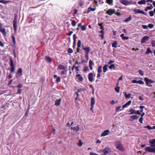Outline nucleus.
Wrapping results in <instances>:
<instances>
[{
    "label": "nucleus",
    "instance_id": "f257e3e1",
    "mask_svg": "<svg viewBox=\"0 0 155 155\" xmlns=\"http://www.w3.org/2000/svg\"><path fill=\"white\" fill-rule=\"evenodd\" d=\"M115 146L116 148L121 151H123L124 149L121 142L118 141H116L115 143Z\"/></svg>",
    "mask_w": 155,
    "mask_h": 155
},
{
    "label": "nucleus",
    "instance_id": "f03ea898",
    "mask_svg": "<svg viewBox=\"0 0 155 155\" xmlns=\"http://www.w3.org/2000/svg\"><path fill=\"white\" fill-rule=\"evenodd\" d=\"M13 26L15 31H16L17 29V15L14 14V18L13 21Z\"/></svg>",
    "mask_w": 155,
    "mask_h": 155
},
{
    "label": "nucleus",
    "instance_id": "7ed1b4c3",
    "mask_svg": "<svg viewBox=\"0 0 155 155\" xmlns=\"http://www.w3.org/2000/svg\"><path fill=\"white\" fill-rule=\"evenodd\" d=\"M145 150L146 152L155 153V147L152 148L150 147H147L145 148Z\"/></svg>",
    "mask_w": 155,
    "mask_h": 155
},
{
    "label": "nucleus",
    "instance_id": "20e7f679",
    "mask_svg": "<svg viewBox=\"0 0 155 155\" xmlns=\"http://www.w3.org/2000/svg\"><path fill=\"white\" fill-rule=\"evenodd\" d=\"M76 80L78 82H82L84 80V78L81 74H78L76 75Z\"/></svg>",
    "mask_w": 155,
    "mask_h": 155
},
{
    "label": "nucleus",
    "instance_id": "39448f33",
    "mask_svg": "<svg viewBox=\"0 0 155 155\" xmlns=\"http://www.w3.org/2000/svg\"><path fill=\"white\" fill-rule=\"evenodd\" d=\"M10 65L11 67L10 72L11 73L14 72L15 71V68L13 63L12 59L11 58L10 59Z\"/></svg>",
    "mask_w": 155,
    "mask_h": 155
},
{
    "label": "nucleus",
    "instance_id": "423d86ee",
    "mask_svg": "<svg viewBox=\"0 0 155 155\" xmlns=\"http://www.w3.org/2000/svg\"><path fill=\"white\" fill-rule=\"evenodd\" d=\"M82 49L85 51V54H89L90 51V48L89 47L86 46L84 47L83 44L82 45Z\"/></svg>",
    "mask_w": 155,
    "mask_h": 155
},
{
    "label": "nucleus",
    "instance_id": "0eeeda50",
    "mask_svg": "<svg viewBox=\"0 0 155 155\" xmlns=\"http://www.w3.org/2000/svg\"><path fill=\"white\" fill-rule=\"evenodd\" d=\"M120 2L125 5H128L132 4V2L127 0H120Z\"/></svg>",
    "mask_w": 155,
    "mask_h": 155
},
{
    "label": "nucleus",
    "instance_id": "6e6552de",
    "mask_svg": "<svg viewBox=\"0 0 155 155\" xmlns=\"http://www.w3.org/2000/svg\"><path fill=\"white\" fill-rule=\"evenodd\" d=\"M110 151H111L110 149L108 147H106L102 151L103 153L102 155H107Z\"/></svg>",
    "mask_w": 155,
    "mask_h": 155
},
{
    "label": "nucleus",
    "instance_id": "1a4fd4ad",
    "mask_svg": "<svg viewBox=\"0 0 155 155\" xmlns=\"http://www.w3.org/2000/svg\"><path fill=\"white\" fill-rule=\"evenodd\" d=\"M2 28V25H0V28ZM0 31L1 32L3 36L4 37H6V36L7 32L6 31L5 29L4 28H0Z\"/></svg>",
    "mask_w": 155,
    "mask_h": 155
},
{
    "label": "nucleus",
    "instance_id": "9d476101",
    "mask_svg": "<svg viewBox=\"0 0 155 155\" xmlns=\"http://www.w3.org/2000/svg\"><path fill=\"white\" fill-rule=\"evenodd\" d=\"M115 13V10L114 9H110L106 12V13L110 15H111L112 14Z\"/></svg>",
    "mask_w": 155,
    "mask_h": 155
},
{
    "label": "nucleus",
    "instance_id": "9b49d317",
    "mask_svg": "<svg viewBox=\"0 0 155 155\" xmlns=\"http://www.w3.org/2000/svg\"><path fill=\"white\" fill-rule=\"evenodd\" d=\"M88 79L89 81L90 82H92L94 81L93 78V74L91 72L88 74Z\"/></svg>",
    "mask_w": 155,
    "mask_h": 155
},
{
    "label": "nucleus",
    "instance_id": "f8f14e48",
    "mask_svg": "<svg viewBox=\"0 0 155 155\" xmlns=\"http://www.w3.org/2000/svg\"><path fill=\"white\" fill-rule=\"evenodd\" d=\"M134 11L137 13L145 15H147V14L144 12L143 11L139 9H135L134 10Z\"/></svg>",
    "mask_w": 155,
    "mask_h": 155
},
{
    "label": "nucleus",
    "instance_id": "ddd939ff",
    "mask_svg": "<svg viewBox=\"0 0 155 155\" xmlns=\"http://www.w3.org/2000/svg\"><path fill=\"white\" fill-rule=\"evenodd\" d=\"M149 37L147 36H144L142 39L141 41V43H145L146 41L149 39Z\"/></svg>",
    "mask_w": 155,
    "mask_h": 155
},
{
    "label": "nucleus",
    "instance_id": "4468645a",
    "mask_svg": "<svg viewBox=\"0 0 155 155\" xmlns=\"http://www.w3.org/2000/svg\"><path fill=\"white\" fill-rule=\"evenodd\" d=\"M150 143V147H155V139H153L151 140L149 142Z\"/></svg>",
    "mask_w": 155,
    "mask_h": 155
},
{
    "label": "nucleus",
    "instance_id": "2eb2a0df",
    "mask_svg": "<svg viewBox=\"0 0 155 155\" xmlns=\"http://www.w3.org/2000/svg\"><path fill=\"white\" fill-rule=\"evenodd\" d=\"M110 133V131L109 130H106L101 134V137L106 136L108 135V133Z\"/></svg>",
    "mask_w": 155,
    "mask_h": 155
},
{
    "label": "nucleus",
    "instance_id": "dca6fc26",
    "mask_svg": "<svg viewBox=\"0 0 155 155\" xmlns=\"http://www.w3.org/2000/svg\"><path fill=\"white\" fill-rule=\"evenodd\" d=\"M54 78H56L57 79L56 80V83L58 84L61 81V79L59 77H57L56 75H54L53 76Z\"/></svg>",
    "mask_w": 155,
    "mask_h": 155
},
{
    "label": "nucleus",
    "instance_id": "f3484780",
    "mask_svg": "<svg viewBox=\"0 0 155 155\" xmlns=\"http://www.w3.org/2000/svg\"><path fill=\"white\" fill-rule=\"evenodd\" d=\"M22 69L21 68H20L17 71L16 74L17 75H18L19 76H20L22 74Z\"/></svg>",
    "mask_w": 155,
    "mask_h": 155
},
{
    "label": "nucleus",
    "instance_id": "a211bd4d",
    "mask_svg": "<svg viewBox=\"0 0 155 155\" xmlns=\"http://www.w3.org/2000/svg\"><path fill=\"white\" fill-rule=\"evenodd\" d=\"M94 65V63H93L92 61L90 60L89 62V66L91 70L93 69L92 66Z\"/></svg>",
    "mask_w": 155,
    "mask_h": 155
},
{
    "label": "nucleus",
    "instance_id": "6ab92c4d",
    "mask_svg": "<svg viewBox=\"0 0 155 155\" xmlns=\"http://www.w3.org/2000/svg\"><path fill=\"white\" fill-rule=\"evenodd\" d=\"M144 80L146 82H147L151 84L153 83L154 82L153 81L149 79L147 77L144 78Z\"/></svg>",
    "mask_w": 155,
    "mask_h": 155
},
{
    "label": "nucleus",
    "instance_id": "aec40b11",
    "mask_svg": "<svg viewBox=\"0 0 155 155\" xmlns=\"http://www.w3.org/2000/svg\"><path fill=\"white\" fill-rule=\"evenodd\" d=\"M131 102L132 101L130 100L128 101L127 103H126L125 104L122 106V109H123L124 108L127 107V106L130 105L131 104Z\"/></svg>",
    "mask_w": 155,
    "mask_h": 155
},
{
    "label": "nucleus",
    "instance_id": "412c9836",
    "mask_svg": "<svg viewBox=\"0 0 155 155\" xmlns=\"http://www.w3.org/2000/svg\"><path fill=\"white\" fill-rule=\"evenodd\" d=\"M76 35L75 34H74L73 35V48H74L76 44Z\"/></svg>",
    "mask_w": 155,
    "mask_h": 155
},
{
    "label": "nucleus",
    "instance_id": "4be33fe9",
    "mask_svg": "<svg viewBox=\"0 0 155 155\" xmlns=\"http://www.w3.org/2000/svg\"><path fill=\"white\" fill-rule=\"evenodd\" d=\"M58 68L59 69L62 70H65L67 69L65 66L61 64L58 65Z\"/></svg>",
    "mask_w": 155,
    "mask_h": 155
},
{
    "label": "nucleus",
    "instance_id": "5701e85b",
    "mask_svg": "<svg viewBox=\"0 0 155 155\" xmlns=\"http://www.w3.org/2000/svg\"><path fill=\"white\" fill-rule=\"evenodd\" d=\"M61 101V99L56 100L55 102V105L57 106H59Z\"/></svg>",
    "mask_w": 155,
    "mask_h": 155
},
{
    "label": "nucleus",
    "instance_id": "b1692460",
    "mask_svg": "<svg viewBox=\"0 0 155 155\" xmlns=\"http://www.w3.org/2000/svg\"><path fill=\"white\" fill-rule=\"evenodd\" d=\"M138 117L136 115H133L130 116V121H133L137 119L138 118Z\"/></svg>",
    "mask_w": 155,
    "mask_h": 155
},
{
    "label": "nucleus",
    "instance_id": "393cba45",
    "mask_svg": "<svg viewBox=\"0 0 155 155\" xmlns=\"http://www.w3.org/2000/svg\"><path fill=\"white\" fill-rule=\"evenodd\" d=\"M79 127L78 126H77L76 127H71V129L73 130L74 131H78L79 130Z\"/></svg>",
    "mask_w": 155,
    "mask_h": 155
},
{
    "label": "nucleus",
    "instance_id": "a878e982",
    "mask_svg": "<svg viewBox=\"0 0 155 155\" xmlns=\"http://www.w3.org/2000/svg\"><path fill=\"white\" fill-rule=\"evenodd\" d=\"M123 93L124 94V96L126 98H130L131 95V94L130 93L127 94V93L125 92H124Z\"/></svg>",
    "mask_w": 155,
    "mask_h": 155
},
{
    "label": "nucleus",
    "instance_id": "bb28decb",
    "mask_svg": "<svg viewBox=\"0 0 155 155\" xmlns=\"http://www.w3.org/2000/svg\"><path fill=\"white\" fill-rule=\"evenodd\" d=\"M146 3V1L145 0H141L138 2V4L139 5L145 4Z\"/></svg>",
    "mask_w": 155,
    "mask_h": 155
},
{
    "label": "nucleus",
    "instance_id": "cd10ccee",
    "mask_svg": "<svg viewBox=\"0 0 155 155\" xmlns=\"http://www.w3.org/2000/svg\"><path fill=\"white\" fill-rule=\"evenodd\" d=\"M136 111L135 110L131 109L129 111V112H130V113L129 114L131 115L134 114H136Z\"/></svg>",
    "mask_w": 155,
    "mask_h": 155
},
{
    "label": "nucleus",
    "instance_id": "c85d7f7f",
    "mask_svg": "<svg viewBox=\"0 0 155 155\" xmlns=\"http://www.w3.org/2000/svg\"><path fill=\"white\" fill-rule=\"evenodd\" d=\"M120 37L122 38L123 40H127L129 39V37H125L124 34H122L120 35Z\"/></svg>",
    "mask_w": 155,
    "mask_h": 155
},
{
    "label": "nucleus",
    "instance_id": "c756f323",
    "mask_svg": "<svg viewBox=\"0 0 155 155\" xmlns=\"http://www.w3.org/2000/svg\"><path fill=\"white\" fill-rule=\"evenodd\" d=\"M45 59L49 63L51 62L52 59L50 57L48 56H46L45 57Z\"/></svg>",
    "mask_w": 155,
    "mask_h": 155
},
{
    "label": "nucleus",
    "instance_id": "7c9ffc66",
    "mask_svg": "<svg viewBox=\"0 0 155 155\" xmlns=\"http://www.w3.org/2000/svg\"><path fill=\"white\" fill-rule=\"evenodd\" d=\"M95 103V100L94 97H91V106H93L94 105Z\"/></svg>",
    "mask_w": 155,
    "mask_h": 155
},
{
    "label": "nucleus",
    "instance_id": "2f4dec72",
    "mask_svg": "<svg viewBox=\"0 0 155 155\" xmlns=\"http://www.w3.org/2000/svg\"><path fill=\"white\" fill-rule=\"evenodd\" d=\"M132 19V17L131 15L129 17L127 18L126 19L124 20V21L126 22H128L130 21Z\"/></svg>",
    "mask_w": 155,
    "mask_h": 155
},
{
    "label": "nucleus",
    "instance_id": "473e14b6",
    "mask_svg": "<svg viewBox=\"0 0 155 155\" xmlns=\"http://www.w3.org/2000/svg\"><path fill=\"white\" fill-rule=\"evenodd\" d=\"M113 0H106V2L110 5H113Z\"/></svg>",
    "mask_w": 155,
    "mask_h": 155
},
{
    "label": "nucleus",
    "instance_id": "72a5a7b5",
    "mask_svg": "<svg viewBox=\"0 0 155 155\" xmlns=\"http://www.w3.org/2000/svg\"><path fill=\"white\" fill-rule=\"evenodd\" d=\"M11 1H4V0H0V3H4L5 4H6L9 2H11Z\"/></svg>",
    "mask_w": 155,
    "mask_h": 155
},
{
    "label": "nucleus",
    "instance_id": "f704fd0d",
    "mask_svg": "<svg viewBox=\"0 0 155 155\" xmlns=\"http://www.w3.org/2000/svg\"><path fill=\"white\" fill-rule=\"evenodd\" d=\"M117 42L116 41H115L113 43H112V47L115 48L117 47Z\"/></svg>",
    "mask_w": 155,
    "mask_h": 155
},
{
    "label": "nucleus",
    "instance_id": "c9c22d12",
    "mask_svg": "<svg viewBox=\"0 0 155 155\" xmlns=\"http://www.w3.org/2000/svg\"><path fill=\"white\" fill-rule=\"evenodd\" d=\"M152 51L150 48H148L147 50V51L146 52V54H149L150 53H152Z\"/></svg>",
    "mask_w": 155,
    "mask_h": 155
},
{
    "label": "nucleus",
    "instance_id": "e433bc0d",
    "mask_svg": "<svg viewBox=\"0 0 155 155\" xmlns=\"http://www.w3.org/2000/svg\"><path fill=\"white\" fill-rule=\"evenodd\" d=\"M108 68L110 69H113L114 70L116 69L115 66V64H112L110 66H108Z\"/></svg>",
    "mask_w": 155,
    "mask_h": 155
},
{
    "label": "nucleus",
    "instance_id": "4c0bfd02",
    "mask_svg": "<svg viewBox=\"0 0 155 155\" xmlns=\"http://www.w3.org/2000/svg\"><path fill=\"white\" fill-rule=\"evenodd\" d=\"M102 67L101 66H100L98 67L97 69V73H101L102 71Z\"/></svg>",
    "mask_w": 155,
    "mask_h": 155
},
{
    "label": "nucleus",
    "instance_id": "58836bf2",
    "mask_svg": "<svg viewBox=\"0 0 155 155\" xmlns=\"http://www.w3.org/2000/svg\"><path fill=\"white\" fill-rule=\"evenodd\" d=\"M107 64H105L103 67V71L105 73L107 71Z\"/></svg>",
    "mask_w": 155,
    "mask_h": 155
},
{
    "label": "nucleus",
    "instance_id": "ea45409f",
    "mask_svg": "<svg viewBox=\"0 0 155 155\" xmlns=\"http://www.w3.org/2000/svg\"><path fill=\"white\" fill-rule=\"evenodd\" d=\"M83 71L84 72H86L87 71H89V69L88 67L87 66H84Z\"/></svg>",
    "mask_w": 155,
    "mask_h": 155
},
{
    "label": "nucleus",
    "instance_id": "a19ab883",
    "mask_svg": "<svg viewBox=\"0 0 155 155\" xmlns=\"http://www.w3.org/2000/svg\"><path fill=\"white\" fill-rule=\"evenodd\" d=\"M11 37L12 39V40L14 43V46H15V44H16V41H15V38L14 35H12L11 36Z\"/></svg>",
    "mask_w": 155,
    "mask_h": 155
},
{
    "label": "nucleus",
    "instance_id": "79ce46f5",
    "mask_svg": "<svg viewBox=\"0 0 155 155\" xmlns=\"http://www.w3.org/2000/svg\"><path fill=\"white\" fill-rule=\"evenodd\" d=\"M144 128H147L149 130L153 129L152 127L150 126V125H148L147 126H145L144 127Z\"/></svg>",
    "mask_w": 155,
    "mask_h": 155
},
{
    "label": "nucleus",
    "instance_id": "37998d69",
    "mask_svg": "<svg viewBox=\"0 0 155 155\" xmlns=\"http://www.w3.org/2000/svg\"><path fill=\"white\" fill-rule=\"evenodd\" d=\"M120 87H115L114 89L116 92H117V93H119L120 92Z\"/></svg>",
    "mask_w": 155,
    "mask_h": 155
},
{
    "label": "nucleus",
    "instance_id": "c03bdc74",
    "mask_svg": "<svg viewBox=\"0 0 155 155\" xmlns=\"http://www.w3.org/2000/svg\"><path fill=\"white\" fill-rule=\"evenodd\" d=\"M76 22L75 20H73L72 21L71 25L73 26H75L76 25Z\"/></svg>",
    "mask_w": 155,
    "mask_h": 155
},
{
    "label": "nucleus",
    "instance_id": "a18cd8bd",
    "mask_svg": "<svg viewBox=\"0 0 155 155\" xmlns=\"http://www.w3.org/2000/svg\"><path fill=\"white\" fill-rule=\"evenodd\" d=\"M81 40H78L77 43V46L78 48H80L81 47Z\"/></svg>",
    "mask_w": 155,
    "mask_h": 155
},
{
    "label": "nucleus",
    "instance_id": "49530a36",
    "mask_svg": "<svg viewBox=\"0 0 155 155\" xmlns=\"http://www.w3.org/2000/svg\"><path fill=\"white\" fill-rule=\"evenodd\" d=\"M68 52L69 53H73V51L72 50V49L71 48H68Z\"/></svg>",
    "mask_w": 155,
    "mask_h": 155
},
{
    "label": "nucleus",
    "instance_id": "de8ad7c7",
    "mask_svg": "<svg viewBox=\"0 0 155 155\" xmlns=\"http://www.w3.org/2000/svg\"><path fill=\"white\" fill-rule=\"evenodd\" d=\"M147 9L148 10H151L153 8V7L152 4H150V6H148L147 7Z\"/></svg>",
    "mask_w": 155,
    "mask_h": 155
},
{
    "label": "nucleus",
    "instance_id": "09e8293b",
    "mask_svg": "<svg viewBox=\"0 0 155 155\" xmlns=\"http://www.w3.org/2000/svg\"><path fill=\"white\" fill-rule=\"evenodd\" d=\"M64 70L63 71H62L61 72V75L65 74L66 73L67 69H66L65 70Z\"/></svg>",
    "mask_w": 155,
    "mask_h": 155
},
{
    "label": "nucleus",
    "instance_id": "8fccbe9b",
    "mask_svg": "<svg viewBox=\"0 0 155 155\" xmlns=\"http://www.w3.org/2000/svg\"><path fill=\"white\" fill-rule=\"evenodd\" d=\"M149 14L151 17H152L154 15V12L153 11H151L149 12Z\"/></svg>",
    "mask_w": 155,
    "mask_h": 155
},
{
    "label": "nucleus",
    "instance_id": "3c124183",
    "mask_svg": "<svg viewBox=\"0 0 155 155\" xmlns=\"http://www.w3.org/2000/svg\"><path fill=\"white\" fill-rule=\"evenodd\" d=\"M78 145L79 146H81L83 145V143L82 142L81 140H79V141L78 143Z\"/></svg>",
    "mask_w": 155,
    "mask_h": 155
},
{
    "label": "nucleus",
    "instance_id": "603ef678",
    "mask_svg": "<svg viewBox=\"0 0 155 155\" xmlns=\"http://www.w3.org/2000/svg\"><path fill=\"white\" fill-rule=\"evenodd\" d=\"M81 30L83 31H85L86 29V27L84 25H82V26H81Z\"/></svg>",
    "mask_w": 155,
    "mask_h": 155
},
{
    "label": "nucleus",
    "instance_id": "864d4df0",
    "mask_svg": "<svg viewBox=\"0 0 155 155\" xmlns=\"http://www.w3.org/2000/svg\"><path fill=\"white\" fill-rule=\"evenodd\" d=\"M137 83L140 84H144V82L141 80H139L137 81Z\"/></svg>",
    "mask_w": 155,
    "mask_h": 155
},
{
    "label": "nucleus",
    "instance_id": "5fc2aeb1",
    "mask_svg": "<svg viewBox=\"0 0 155 155\" xmlns=\"http://www.w3.org/2000/svg\"><path fill=\"white\" fill-rule=\"evenodd\" d=\"M148 27L149 28H152L153 27V25L152 24H149L148 25Z\"/></svg>",
    "mask_w": 155,
    "mask_h": 155
},
{
    "label": "nucleus",
    "instance_id": "6e6d98bb",
    "mask_svg": "<svg viewBox=\"0 0 155 155\" xmlns=\"http://www.w3.org/2000/svg\"><path fill=\"white\" fill-rule=\"evenodd\" d=\"M74 12L73 14V16H75V15L77 13L78 11L77 9H74Z\"/></svg>",
    "mask_w": 155,
    "mask_h": 155
},
{
    "label": "nucleus",
    "instance_id": "4d7b16f0",
    "mask_svg": "<svg viewBox=\"0 0 155 155\" xmlns=\"http://www.w3.org/2000/svg\"><path fill=\"white\" fill-rule=\"evenodd\" d=\"M144 107L145 106H141L140 107V108L141 109V110H140V112H143V109Z\"/></svg>",
    "mask_w": 155,
    "mask_h": 155
},
{
    "label": "nucleus",
    "instance_id": "13d9d810",
    "mask_svg": "<svg viewBox=\"0 0 155 155\" xmlns=\"http://www.w3.org/2000/svg\"><path fill=\"white\" fill-rule=\"evenodd\" d=\"M79 66H77L75 68V70H76V73H78V71H79V70L78 68Z\"/></svg>",
    "mask_w": 155,
    "mask_h": 155
},
{
    "label": "nucleus",
    "instance_id": "bf43d9fd",
    "mask_svg": "<svg viewBox=\"0 0 155 155\" xmlns=\"http://www.w3.org/2000/svg\"><path fill=\"white\" fill-rule=\"evenodd\" d=\"M139 74L141 75H143V72L141 70H139Z\"/></svg>",
    "mask_w": 155,
    "mask_h": 155
},
{
    "label": "nucleus",
    "instance_id": "052dcab7",
    "mask_svg": "<svg viewBox=\"0 0 155 155\" xmlns=\"http://www.w3.org/2000/svg\"><path fill=\"white\" fill-rule=\"evenodd\" d=\"M88 10L90 9V10H91V11H94L96 10V8H92L91 7H90L88 8Z\"/></svg>",
    "mask_w": 155,
    "mask_h": 155
},
{
    "label": "nucleus",
    "instance_id": "680f3d73",
    "mask_svg": "<svg viewBox=\"0 0 155 155\" xmlns=\"http://www.w3.org/2000/svg\"><path fill=\"white\" fill-rule=\"evenodd\" d=\"M143 118L141 117L139 119V122L141 123H143Z\"/></svg>",
    "mask_w": 155,
    "mask_h": 155
},
{
    "label": "nucleus",
    "instance_id": "e2e57ef3",
    "mask_svg": "<svg viewBox=\"0 0 155 155\" xmlns=\"http://www.w3.org/2000/svg\"><path fill=\"white\" fill-rule=\"evenodd\" d=\"M151 44L153 47L155 46V40H153L151 41Z\"/></svg>",
    "mask_w": 155,
    "mask_h": 155
},
{
    "label": "nucleus",
    "instance_id": "0e129e2a",
    "mask_svg": "<svg viewBox=\"0 0 155 155\" xmlns=\"http://www.w3.org/2000/svg\"><path fill=\"white\" fill-rule=\"evenodd\" d=\"M121 107L120 106H118L116 107V111L117 112L119 110L120 108Z\"/></svg>",
    "mask_w": 155,
    "mask_h": 155
},
{
    "label": "nucleus",
    "instance_id": "69168bd1",
    "mask_svg": "<svg viewBox=\"0 0 155 155\" xmlns=\"http://www.w3.org/2000/svg\"><path fill=\"white\" fill-rule=\"evenodd\" d=\"M88 55L89 54H85V58L87 60H88L89 59Z\"/></svg>",
    "mask_w": 155,
    "mask_h": 155
},
{
    "label": "nucleus",
    "instance_id": "338daca9",
    "mask_svg": "<svg viewBox=\"0 0 155 155\" xmlns=\"http://www.w3.org/2000/svg\"><path fill=\"white\" fill-rule=\"evenodd\" d=\"M0 46L2 47H4V43H2V41H0Z\"/></svg>",
    "mask_w": 155,
    "mask_h": 155
},
{
    "label": "nucleus",
    "instance_id": "774afa93",
    "mask_svg": "<svg viewBox=\"0 0 155 155\" xmlns=\"http://www.w3.org/2000/svg\"><path fill=\"white\" fill-rule=\"evenodd\" d=\"M21 90L20 89H18L17 90V93L21 94Z\"/></svg>",
    "mask_w": 155,
    "mask_h": 155
}]
</instances>
